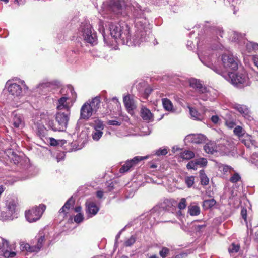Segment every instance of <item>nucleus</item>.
Instances as JSON below:
<instances>
[{"label": "nucleus", "mask_w": 258, "mask_h": 258, "mask_svg": "<svg viewBox=\"0 0 258 258\" xmlns=\"http://www.w3.org/2000/svg\"><path fill=\"white\" fill-rule=\"evenodd\" d=\"M147 24L148 22L145 19L136 17V30L133 35L130 33L129 26L124 21H120L118 23L111 22L109 24V28L110 35L113 38L120 39L123 44L136 46L148 41L152 36Z\"/></svg>", "instance_id": "obj_1"}, {"label": "nucleus", "mask_w": 258, "mask_h": 258, "mask_svg": "<svg viewBox=\"0 0 258 258\" xmlns=\"http://www.w3.org/2000/svg\"><path fill=\"white\" fill-rule=\"evenodd\" d=\"M224 46L218 41L212 44L211 48L204 50L199 48L198 56L203 64L210 68L223 77L229 72L236 71L238 69V63L233 55L223 54L220 59L219 51L223 50Z\"/></svg>", "instance_id": "obj_2"}, {"label": "nucleus", "mask_w": 258, "mask_h": 258, "mask_svg": "<svg viewBox=\"0 0 258 258\" xmlns=\"http://www.w3.org/2000/svg\"><path fill=\"white\" fill-rule=\"evenodd\" d=\"M70 115V113L68 112H58L56 114V121L54 122L53 120L49 119L47 120L46 119L42 118L41 115L33 119L31 126L37 136L42 140L44 141V139H46L47 130L44 125V123L45 122L46 124L54 132H64L67 129Z\"/></svg>", "instance_id": "obj_3"}, {"label": "nucleus", "mask_w": 258, "mask_h": 258, "mask_svg": "<svg viewBox=\"0 0 258 258\" xmlns=\"http://www.w3.org/2000/svg\"><path fill=\"white\" fill-rule=\"evenodd\" d=\"M107 6L109 10L118 18L128 16L130 12H133L136 17L142 13L140 6L131 0H108Z\"/></svg>", "instance_id": "obj_4"}, {"label": "nucleus", "mask_w": 258, "mask_h": 258, "mask_svg": "<svg viewBox=\"0 0 258 258\" xmlns=\"http://www.w3.org/2000/svg\"><path fill=\"white\" fill-rule=\"evenodd\" d=\"M45 240L46 235L44 230L40 231L30 244L22 242L20 244V248L27 255L31 253L35 254L40 251Z\"/></svg>", "instance_id": "obj_5"}, {"label": "nucleus", "mask_w": 258, "mask_h": 258, "mask_svg": "<svg viewBox=\"0 0 258 258\" xmlns=\"http://www.w3.org/2000/svg\"><path fill=\"white\" fill-rule=\"evenodd\" d=\"M189 85L193 89H195L197 94V97L203 101L208 100H212L214 97H212V89H208L203 85L200 80L191 78L189 80Z\"/></svg>", "instance_id": "obj_6"}, {"label": "nucleus", "mask_w": 258, "mask_h": 258, "mask_svg": "<svg viewBox=\"0 0 258 258\" xmlns=\"http://www.w3.org/2000/svg\"><path fill=\"white\" fill-rule=\"evenodd\" d=\"M237 87L248 86L249 84V78L246 72L244 70L236 73L229 72L224 77Z\"/></svg>", "instance_id": "obj_7"}, {"label": "nucleus", "mask_w": 258, "mask_h": 258, "mask_svg": "<svg viewBox=\"0 0 258 258\" xmlns=\"http://www.w3.org/2000/svg\"><path fill=\"white\" fill-rule=\"evenodd\" d=\"M5 89L10 94L15 97L22 96L28 89L24 81L19 80L18 82L8 80L5 84Z\"/></svg>", "instance_id": "obj_8"}, {"label": "nucleus", "mask_w": 258, "mask_h": 258, "mask_svg": "<svg viewBox=\"0 0 258 258\" xmlns=\"http://www.w3.org/2000/svg\"><path fill=\"white\" fill-rule=\"evenodd\" d=\"M81 32L84 40L86 42L92 45L97 43V37L96 33L89 23H82Z\"/></svg>", "instance_id": "obj_9"}, {"label": "nucleus", "mask_w": 258, "mask_h": 258, "mask_svg": "<svg viewBox=\"0 0 258 258\" xmlns=\"http://www.w3.org/2000/svg\"><path fill=\"white\" fill-rule=\"evenodd\" d=\"M45 209V205L40 204L38 207H36L26 211L25 212L26 219L29 222H35L40 218Z\"/></svg>", "instance_id": "obj_10"}, {"label": "nucleus", "mask_w": 258, "mask_h": 258, "mask_svg": "<svg viewBox=\"0 0 258 258\" xmlns=\"http://www.w3.org/2000/svg\"><path fill=\"white\" fill-rule=\"evenodd\" d=\"M163 212L159 206H155L149 212L145 214V217L147 218L146 220L149 221L151 225L157 223L161 216L163 215Z\"/></svg>", "instance_id": "obj_11"}, {"label": "nucleus", "mask_w": 258, "mask_h": 258, "mask_svg": "<svg viewBox=\"0 0 258 258\" xmlns=\"http://www.w3.org/2000/svg\"><path fill=\"white\" fill-rule=\"evenodd\" d=\"M17 204V200L14 197H7L6 200V208L8 214L3 217V220L13 219L12 216L16 212Z\"/></svg>", "instance_id": "obj_12"}, {"label": "nucleus", "mask_w": 258, "mask_h": 258, "mask_svg": "<svg viewBox=\"0 0 258 258\" xmlns=\"http://www.w3.org/2000/svg\"><path fill=\"white\" fill-rule=\"evenodd\" d=\"M148 156H136L131 160H128L121 166L119 169V172L121 173L126 172L136 166L140 161L147 159Z\"/></svg>", "instance_id": "obj_13"}, {"label": "nucleus", "mask_w": 258, "mask_h": 258, "mask_svg": "<svg viewBox=\"0 0 258 258\" xmlns=\"http://www.w3.org/2000/svg\"><path fill=\"white\" fill-rule=\"evenodd\" d=\"M217 151L223 155H227L234 148V144L231 140L223 139L217 146Z\"/></svg>", "instance_id": "obj_14"}, {"label": "nucleus", "mask_w": 258, "mask_h": 258, "mask_svg": "<svg viewBox=\"0 0 258 258\" xmlns=\"http://www.w3.org/2000/svg\"><path fill=\"white\" fill-rule=\"evenodd\" d=\"M3 241L2 247L0 248V255L3 257L1 258H12L16 255V253L12 250V248L9 246L8 242L4 239H2Z\"/></svg>", "instance_id": "obj_15"}, {"label": "nucleus", "mask_w": 258, "mask_h": 258, "mask_svg": "<svg viewBox=\"0 0 258 258\" xmlns=\"http://www.w3.org/2000/svg\"><path fill=\"white\" fill-rule=\"evenodd\" d=\"M86 214L88 218H90L95 216L99 210V207L92 201H87L85 203Z\"/></svg>", "instance_id": "obj_16"}, {"label": "nucleus", "mask_w": 258, "mask_h": 258, "mask_svg": "<svg viewBox=\"0 0 258 258\" xmlns=\"http://www.w3.org/2000/svg\"><path fill=\"white\" fill-rule=\"evenodd\" d=\"M94 112L92 110L90 105H89V102L85 103L81 108L80 119L87 120Z\"/></svg>", "instance_id": "obj_17"}, {"label": "nucleus", "mask_w": 258, "mask_h": 258, "mask_svg": "<svg viewBox=\"0 0 258 258\" xmlns=\"http://www.w3.org/2000/svg\"><path fill=\"white\" fill-rule=\"evenodd\" d=\"M206 140V137L203 134H189L184 138V142L186 143H193L200 144L204 142Z\"/></svg>", "instance_id": "obj_18"}, {"label": "nucleus", "mask_w": 258, "mask_h": 258, "mask_svg": "<svg viewBox=\"0 0 258 258\" xmlns=\"http://www.w3.org/2000/svg\"><path fill=\"white\" fill-rule=\"evenodd\" d=\"M69 97L67 96H63L58 99L57 109L59 111H62L63 113H70V108L69 103L67 102V100Z\"/></svg>", "instance_id": "obj_19"}, {"label": "nucleus", "mask_w": 258, "mask_h": 258, "mask_svg": "<svg viewBox=\"0 0 258 258\" xmlns=\"http://www.w3.org/2000/svg\"><path fill=\"white\" fill-rule=\"evenodd\" d=\"M53 86L54 84L52 82L45 81L39 84L35 89L36 91L40 94H45L49 91Z\"/></svg>", "instance_id": "obj_20"}, {"label": "nucleus", "mask_w": 258, "mask_h": 258, "mask_svg": "<svg viewBox=\"0 0 258 258\" xmlns=\"http://www.w3.org/2000/svg\"><path fill=\"white\" fill-rule=\"evenodd\" d=\"M177 205V202L175 200L173 199H166L160 203V205L159 207L163 212L164 210H170L172 207H175Z\"/></svg>", "instance_id": "obj_21"}, {"label": "nucleus", "mask_w": 258, "mask_h": 258, "mask_svg": "<svg viewBox=\"0 0 258 258\" xmlns=\"http://www.w3.org/2000/svg\"><path fill=\"white\" fill-rule=\"evenodd\" d=\"M123 103L127 111L130 112L136 108L133 96L127 94L123 97Z\"/></svg>", "instance_id": "obj_22"}, {"label": "nucleus", "mask_w": 258, "mask_h": 258, "mask_svg": "<svg viewBox=\"0 0 258 258\" xmlns=\"http://www.w3.org/2000/svg\"><path fill=\"white\" fill-rule=\"evenodd\" d=\"M7 154L10 160L13 161L15 164H22V157L19 155H18L12 149L8 150L7 151Z\"/></svg>", "instance_id": "obj_23"}, {"label": "nucleus", "mask_w": 258, "mask_h": 258, "mask_svg": "<svg viewBox=\"0 0 258 258\" xmlns=\"http://www.w3.org/2000/svg\"><path fill=\"white\" fill-rule=\"evenodd\" d=\"M75 201L72 197L70 198L65 203L64 205L60 208L59 211V214H62L63 217L67 216V214L71 207L74 205Z\"/></svg>", "instance_id": "obj_24"}, {"label": "nucleus", "mask_w": 258, "mask_h": 258, "mask_svg": "<svg viewBox=\"0 0 258 258\" xmlns=\"http://www.w3.org/2000/svg\"><path fill=\"white\" fill-rule=\"evenodd\" d=\"M12 124L16 128H22L24 125V121L22 116L21 114L13 113Z\"/></svg>", "instance_id": "obj_25"}, {"label": "nucleus", "mask_w": 258, "mask_h": 258, "mask_svg": "<svg viewBox=\"0 0 258 258\" xmlns=\"http://www.w3.org/2000/svg\"><path fill=\"white\" fill-rule=\"evenodd\" d=\"M233 108L241 114L244 117L248 118L250 117L249 109L246 106L239 104H234L233 105Z\"/></svg>", "instance_id": "obj_26"}, {"label": "nucleus", "mask_w": 258, "mask_h": 258, "mask_svg": "<svg viewBox=\"0 0 258 258\" xmlns=\"http://www.w3.org/2000/svg\"><path fill=\"white\" fill-rule=\"evenodd\" d=\"M100 98L98 96L94 97L90 102H89V105H90V107L94 112V113H96L98 109L100 108Z\"/></svg>", "instance_id": "obj_27"}, {"label": "nucleus", "mask_w": 258, "mask_h": 258, "mask_svg": "<svg viewBox=\"0 0 258 258\" xmlns=\"http://www.w3.org/2000/svg\"><path fill=\"white\" fill-rule=\"evenodd\" d=\"M217 166L219 170L222 172L225 175H228L229 174H232L234 172L233 168L229 165L219 163L217 164Z\"/></svg>", "instance_id": "obj_28"}, {"label": "nucleus", "mask_w": 258, "mask_h": 258, "mask_svg": "<svg viewBox=\"0 0 258 258\" xmlns=\"http://www.w3.org/2000/svg\"><path fill=\"white\" fill-rule=\"evenodd\" d=\"M142 118L145 120L151 121L153 119V114L150 110L145 107H142L141 110Z\"/></svg>", "instance_id": "obj_29"}, {"label": "nucleus", "mask_w": 258, "mask_h": 258, "mask_svg": "<svg viewBox=\"0 0 258 258\" xmlns=\"http://www.w3.org/2000/svg\"><path fill=\"white\" fill-rule=\"evenodd\" d=\"M233 132L234 135L238 136L239 139L243 137L250 139V136L246 134L245 130L240 126H236L234 128Z\"/></svg>", "instance_id": "obj_30"}, {"label": "nucleus", "mask_w": 258, "mask_h": 258, "mask_svg": "<svg viewBox=\"0 0 258 258\" xmlns=\"http://www.w3.org/2000/svg\"><path fill=\"white\" fill-rule=\"evenodd\" d=\"M241 37V34L234 31L228 32V39L232 42H239Z\"/></svg>", "instance_id": "obj_31"}, {"label": "nucleus", "mask_w": 258, "mask_h": 258, "mask_svg": "<svg viewBox=\"0 0 258 258\" xmlns=\"http://www.w3.org/2000/svg\"><path fill=\"white\" fill-rule=\"evenodd\" d=\"M79 52L78 50H73L69 54L68 61L70 63L76 62L79 59Z\"/></svg>", "instance_id": "obj_32"}, {"label": "nucleus", "mask_w": 258, "mask_h": 258, "mask_svg": "<svg viewBox=\"0 0 258 258\" xmlns=\"http://www.w3.org/2000/svg\"><path fill=\"white\" fill-rule=\"evenodd\" d=\"M204 149L206 153L211 154H214L215 152L217 151V147L215 148L212 143L206 144L204 146Z\"/></svg>", "instance_id": "obj_33"}, {"label": "nucleus", "mask_w": 258, "mask_h": 258, "mask_svg": "<svg viewBox=\"0 0 258 258\" xmlns=\"http://www.w3.org/2000/svg\"><path fill=\"white\" fill-rule=\"evenodd\" d=\"M188 212L191 216H197L200 213V207L197 205H191L188 207Z\"/></svg>", "instance_id": "obj_34"}, {"label": "nucleus", "mask_w": 258, "mask_h": 258, "mask_svg": "<svg viewBox=\"0 0 258 258\" xmlns=\"http://www.w3.org/2000/svg\"><path fill=\"white\" fill-rule=\"evenodd\" d=\"M162 104L164 108L167 111H171L173 109V105L171 101L167 98L162 99Z\"/></svg>", "instance_id": "obj_35"}, {"label": "nucleus", "mask_w": 258, "mask_h": 258, "mask_svg": "<svg viewBox=\"0 0 258 258\" xmlns=\"http://www.w3.org/2000/svg\"><path fill=\"white\" fill-rule=\"evenodd\" d=\"M216 203L214 199L204 200L203 202V206L204 209H208L213 207Z\"/></svg>", "instance_id": "obj_36"}, {"label": "nucleus", "mask_w": 258, "mask_h": 258, "mask_svg": "<svg viewBox=\"0 0 258 258\" xmlns=\"http://www.w3.org/2000/svg\"><path fill=\"white\" fill-rule=\"evenodd\" d=\"M229 115L228 114H226V118H225V124L229 128L231 129L236 126V123L234 119H231L229 117Z\"/></svg>", "instance_id": "obj_37"}, {"label": "nucleus", "mask_w": 258, "mask_h": 258, "mask_svg": "<svg viewBox=\"0 0 258 258\" xmlns=\"http://www.w3.org/2000/svg\"><path fill=\"white\" fill-rule=\"evenodd\" d=\"M247 50L250 52L252 51L258 50V44L252 42L247 41L246 44Z\"/></svg>", "instance_id": "obj_38"}, {"label": "nucleus", "mask_w": 258, "mask_h": 258, "mask_svg": "<svg viewBox=\"0 0 258 258\" xmlns=\"http://www.w3.org/2000/svg\"><path fill=\"white\" fill-rule=\"evenodd\" d=\"M200 178L201 184L203 185H207L209 184V179L205 173L204 171L203 170H201L200 171Z\"/></svg>", "instance_id": "obj_39"}, {"label": "nucleus", "mask_w": 258, "mask_h": 258, "mask_svg": "<svg viewBox=\"0 0 258 258\" xmlns=\"http://www.w3.org/2000/svg\"><path fill=\"white\" fill-rule=\"evenodd\" d=\"M152 91L153 89L145 83L144 89L141 91L142 92V97L145 99H147Z\"/></svg>", "instance_id": "obj_40"}, {"label": "nucleus", "mask_w": 258, "mask_h": 258, "mask_svg": "<svg viewBox=\"0 0 258 258\" xmlns=\"http://www.w3.org/2000/svg\"><path fill=\"white\" fill-rule=\"evenodd\" d=\"M181 156L184 159L189 160L194 157L195 154L191 151L185 150L182 153Z\"/></svg>", "instance_id": "obj_41"}, {"label": "nucleus", "mask_w": 258, "mask_h": 258, "mask_svg": "<svg viewBox=\"0 0 258 258\" xmlns=\"http://www.w3.org/2000/svg\"><path fill=\"white\" fill-rule=\"evenodd\" d=\"M102 135V131L94 130L92 133V137L94 141H97L101 138Z\"/></svg>", "instance_id": "obj_42"}, {"label": "nucleus", "mask_w": 258, "mask_h": 258, "mask_svg": "<svg viewBox=\"0 0 258 258\" xmlns=\"http://www.w3.org/2000/svg\"><path fill=\"white\" fill-rule=\"evenodd\" d=\"M240 249V246L238 244L232 243L228 248V251L230 254L237 253Z\"/></svg>", "instance_id": "obj_43"}, {"label": "nucleus", "mask_w": 258, "mask_h": 258, "mask_svg": "<svg viewBox=\"0 0 258 258\" xmlns=\"http://www.w3.org/2000/svg\"><path fill=\"white\" fill-rule=\"evenodd\" d=\"M195 177L193 176H187L185 178V183L188 188L192 187L194 184Z\"/></svg>", "instance_id": "obj_44"}, {"label": "nucleus", "mask_w": 258, "mask_h": 258, "mask_svg": "<svg viewBox=\"0 0 258 258\" xmlns=\"http://www.w3.org/2000/svg\"><path fill=\"white\" fill-rule=\"evenodd\" d=\"M136 241V236L132 235L130 238L124 242V245L126 247L132 246Z\"/></svg>", "instance_id": "obj_45"}, {"label": "nucleus", "mask_w": 258, "mask_h": 258, "mask_svg": "<svg viewBox=\"0 0 258 258\" xmlns=\"http://www.w3.org/2000/svg\"><path fill=\"white\" fill-rule=\"evenodd\" d=\"M49 140L50 142V144L53 146H55L59 145L60 142L61 143V144H63L66 143V140H56L53 138H49Z\"/></svg>", "instance_id": "obj_46"}, {"label": "nucleus", "mask_w": 258, "mask_h": 258, "mask_svg": "<svg viewBox=\"0 0 258 258\" xmlns=\"http://www.w3.org/2000/svg\"><path fill=\"white\" fill-rule=\"evenodd\" d=\"M104 128V125L103 123V122L100 120H97L94 125V130L102 131Z\"/></svg>", "instance_id": "obj_47"}, {"label": "nucleus", "mask_w": 258, "mask_h": 258, "mask_svg": "<svg viewBox=\"0 0 258 258\" xmlns=\"http://www.w3.org/2000/svg\"><path fill=\"white\" fill-rule=\"evenodd\" d=\"M198 166L197 165L196 160L190 161L187 163L186 165V167L187 169L194 170H196L197 169Z\"/></svg>", "instance_id": "obj_48"}, {"label": "nucleus", "mask_w": 258, "mask_h": 258, "mask_svg": "<svg viewBox=\"0 0 258 258\" xmlns=\"http://www.w3.org/2000/svg\"><path fill=\"white\" fill-rule=\"evenodd\" d=\"M169 253V249L167 247H163L159 251V254L162 258H165Z\"/></svg>", "instance_id": "obj_49"}, {"label": "nucleus", "mask_w": 258, "mask_h": 258, "mask_svg": "<svg viewBox=\"0 0 258 258\" xmlns=\"http://www.w3.org/2000/svg\"><path fill=\"white\" fill-rule=\"evenodd\" d=\"M213 32L217 36L219 35L221 37H223V35L224 34V31H223L222 28H221L220 27H216L213 29Z\"/></svg>", "instance_id": "obj_50"}, {"label": "nucleus", "mask_w": 258, "mask_h": 258, "mask_svg": "<svg viewBox=\"0 0 258 258\" xmlns=\"http://www.w3.org/2000/svg\"><path fill=\"white\" fill-rule=\"evenodd\" d=\"M251 161L258 168V153L256 152L252 154L251 157Z\"/></svg>", "instance_id": "obj_51"}, {"label": "nucleus", "mask_w": 258, "mask_h": 258, "mask_svg": "<svg viewBox=\"0 0 258 258\" xmlns=\"http://www.w3.org/2000/svg\"><path fill=\"white\" fill-rule=\"evenodd\" d=\"M241 179V177L237 173H235L230 178V181L232 183H236Z\"/></svg>", "instance_id": "obj_52"}, {"label": "nucleus", "mask_w": 258, "mask_h": 258, "mask_svg": "<svg viewBox=\"0 0 258 258\" xmlns=\"http://www.w3.org/2000/svg\"><path fill=\"white\" fill-rule=\"evenodd\" d=\"M177 206L179 209L182 210L186 208V200L185 198H182L178 204H177Z\"/></svg>", "instance_id": "obj_53"}, {"label": "nucleus", "mask_w": 258, "mask_h": 258, "mask_svg": "<svg viewBox=\"0 0 258 258\" xmlns=\"http://www.w3.org/2000/svg\"><path fill=\"white\" fill-rule=\"evenodd\" d=\"M74 221L77 223L82 222L84 220V216L82 213H78L74 217Z\"/></svg>", "instance_id": "obj_54"}, {"label": "nucleus", "mask_w": 258, "mask_h": 258, "mask_svg": "<svg viewBox=\"0 0 258 258\" xmlns=\"http://www.w3.org/2000/svg\"><path fill=\"white\" fill-rule=\"evenodd\" d=\"M197 165H200L201 166H206L207 163V160L206 159L204 158H201L197 159H196Z\"/></svg>", "instance_id": "obj_55"}, {"label": "nucleus", "mask_w": 258, "mask_h": 258, "mask_svg": "<svg viewBox=\"0 0 258 258\" xmlns=\"http://www.w3.org/2000/svg\"><path fill=\"white\" fill-rule=\"evenodd\" d=\"M251 136H250V139L246 138V139H243L241 138L240 140H241V142L248 148L250 147V144H253L252 141L250 139Z\"/></svg>", "instance_id": "obj_56"}, {"label": "nucleus", "mask_w": 258, "mask_h": 258, "mask_svg": "<svg viewBox=\"0 0 258 258\" xmlns=\"http://www.w3.org/2000/svg\"><path fill=\"white\" fill-rule=\"evenodd\" d=\"M98 30L99 31V32L101 34L102 37H103V39H104V41L105 43H106L107 45H108V42L106 40V39L105 38V36L104 28L103 25H102L101 24V22H100L99 27Z\"/></svg>", "instance_id": "obj_57"}, {"label": "nucleus", "mask_w": 258, "mask_h": 258, "mask_svg": "<svg viewBox=\"0 0 258 258\" xmlns=\"http://www.w3.org/2000/svg\"><path fill=\"white\" fill-rule=\"evenodd\" d=\"M145 85V83L140 82L136 86V88L141 96L142 95V92L141 91L144 89Z\"/></svg>", "instance_id": "obj_58"}, {"label": "nucleus", "mask_w": 258, "mask_h": 258, "mask_svg": "<svg viewBox=\"0 0 258 258\" xmlns=\"http://www.w3.org/2000/svg\"><path fill=\"white\" fill-rule=\"evenodd\" d=\"M190 114L192 117H194L195 119H199V113L198 111L193 108H189Z\"/></svg>", "instance_id": "obj_59"}, {"label": "nucleus", "mask_w": 258, "mask_h": 258, "mask_svg": "<svg viewBox=\"0 0 258 258\" xmlns=\"http://www.w3.org/2000/svg\"><path fill=\"white\" fill-rule=\"evenodd\" d=\"M167 153H168V151L166 149H160L156 151V154L157 156L165 155L166 154H167Z\"/></svg>", "instance_id": "obj_60"}, {"label": "nucleus", "mask_w": 258, "mask_h": 258, "mask_svg": "<svg viewBox=\"0 0 258 258\" xmlns=\"http://www.w3.org/2000/svg\"><path fill=\"white\" fill-rule=\"evenodd\" d=\"M107 124L109 125L119 126L121 125V122L115 120H108L107 122Z\"/></svg>", "instance_id": "obj_61"}, {"label": "nucleus", "mask_w": 258, "mask_h": 258, "mask_svg": "<svg viewBox=\"0 0 258 258\" xmlns=\"http://www.w3.org/2000/svg\"><path fill=\"white\" fill-rule=\"evenodd\" d=\"M241 215L245 222L247 221V210L246 209L243 208L241 211Z\"/></svg>", "instance_id": "obj_62"}, {"label": "nucleus", "mask_w": 258, "mask_h": 258, "mask_svg": "<svg viewBox=\"0 0 258 258\" xmlns=\"http://www.w3.org/2000/svg\"><path fill=\"white\" fill-rule=\"evenodd\" d=\"M211 120L213 123L217 124L219 121V118L217 115H213L211 117Z\"/></svg>", "instance_id": "obj_63"}, {"label": "nucleus", "mask_w": 258, "mask_h": 258, "mask_svg": "<svg viewBox=\"0 0 258 258\" xmlns=\"http://www.w3.org/2000/svg\"><path fill=\"white\" fill-rule=\"evenodd\" d=\"M252 60L254 65L258 68V55H253L252 56Z\"/></svg>", "instance_id": "obj_64"}]
</instances>
